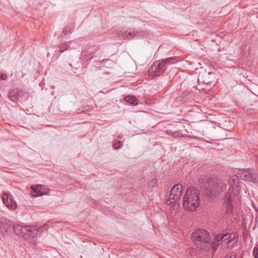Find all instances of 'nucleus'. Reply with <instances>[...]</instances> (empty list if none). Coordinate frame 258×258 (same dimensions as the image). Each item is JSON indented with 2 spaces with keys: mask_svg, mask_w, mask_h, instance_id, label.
Here are the masks:
<instances>
[{
  "mask_svg": "<svg viewBox=\"0 0 258 258\" xmlns=\"http://www.w3.org/2000/svg\"><path fill=\"white\" fill-rule=\"evenodd\" d=\"M166 133L168 135H170L174 137H177L179 136V133L178 131L172 132L170 130H167Z\"/></svg>",
  "mask_w": 258,
  "mask_h": 258,
  "instance_id": "aec40b11",
  "label": "nucleus"
},
{
  "mask_svg": "<svg viewBox=\"0 0 258 258\" xmlns=\"http://www.w3.org/2000/svg\"><path fill=\"white\" fill-rule=\"evenodd\" d=\"M2 199L4 204L9 209L15 210L17 209V204L11 195L9 196L8 194L5 193L3 195Z\"/></svg>",
  "mask_w": 258,
  "mask_h": 258,
  "instance_id": "6e6552de",
  "label": "nucleus"
},
{
  "mask_svg": "<svg viewBox=\"0 0 258 258\" xmlns=\"http://www.w3.org/2000/svg\"><path fill=\"white\" fill-rule=\"evenodd\" d=\"M227 236V234H219L216 236L214 240L216 241V242H218L220 241L224 240L225 237Z\"/></svg>",
  "mask_w": 258,
  "mask_h": 258,
  "instance_id": "6ab92c4d",
  "label": "nucleus"
},
{
  "mask_svg": "<svg viewBox=\"0 0 258 258\" xmlns=\"http://www.w3.org/2000/svg\"><path fill=\"white\" fill-rule=\"evenodd\" d=\"M205 192L208 195V196L212 198L215 196L217 193H218V191L214 184L212 186L209 184L208 187L206 188Z\"/></svg>",
  "mask_w": 258,
  "mask_h": 258,
  "instance_id": "ddd939ff",
  "label": "nucleus"
},
{
  "mask_svg": "<svg viewBox=\"0 0 258 258\" xmlns=\"http://www.w3.org/2000/svg\"><path fill=\"white\" fill-rule=\"evenodd\" d=\"M124 100L127 103L133 105H137L138 104V100L133 95H128L124 97Z\"/></svg>",
  "mask_w": 258,
  "mask_h": 258,
  "instance_id": "dca6fc26",
  "label": "nucleus"
},
{
  "mask_svg": "<svg viewBox=\"0 0 258 258\" xmlns=\"http://www.w3.org/2000/svg\"><path fill=\"white\" fill-rule=\"evenodd\" d=\"M12 222L8 219H2L0 221V232L2 233H8L12 231Z\"/></svg>",
  "mask_w": 258,
  "mask_h": 258,
  "instance_id": "1a4fd4ad",
  "label": "nucleus"
},
{
  "mask_svg": "<svg viewBox=\"0 0 258 258\" xmlns=\"http://www.w3.org/2000/svg\"><path fill=\"white\" fill-rule=\"evenodd\" d=\"M236 254L235 252H231L227 254L224 258H236Z\"/></svg>",
  "mask_w": 258,
  "mask_h": 258,
  "instance_id": "393cba45",
  "label": "nucleus"
},
{
  "mask_svg": "<svg viewBox=\"0 0 258 258\" xmlns=\"http://www.w3.org/2000/svg\"><path fill=\"white\" fill-rule=\"evenodd\" d=\"M192 238L199 245V247L204 250L209 248L210 246L216 249L218 246L214 241L211 242V237L209 232L204 229H199L194 231L192 233Z\"/></svg>",
  "mask_w": 258,
  "mask_h": 258,
  "instance_id": "f03ea898",
  "label": "nucleus"
},
{
  "mask_svg": "<svg viewBox=\"0 0 258 258\" xmlns=\"http://www.w3.org/2000/svg\"><path fill=\"white\" fill-rule=\"evenodd\" d=\"M14 232L17 234H24L28 235L32 237H34L37 235V230L35 227H31L30 226H21L13 225V228Z\"/></svg>",
  "mask_w": 258,
  "mask_h": 258,
  "instance_id": "20e7f679",
  "label": "nucleus"
},
{
  "mask_svg": "<svg viewBox=\"0 0 258 258\" xmlns=\"http://www.w3.org/2000/svg\"><path fill=\"white\" fill-rule=\"evenodd\" d=\"M135 36H136V34L134 31H131V32H128V39H130V38H133L134 37H135Z\"/></svg>",
  "mask_w": 258,
  "mask_h": 258,
  "instance_id": "a878e982",
  "label": "nucleus"
},
{
  "mask_svg": "<svg viewBox=\"0 0 258 258\" xmlns=\"http://www.w3.org/2000/svg\"><path fill=\"white\" fill-rule=\"evenodd\" d=\"M239 187L238 185H233V186L230 187L228 192L226 194L224 198V204L226 207V213L227 214H229L233 212L235 198L239 194Z\"/></svg>",
  "mask_w": 258,
  "mask_h": 258,
  "instance_id": "7ed1b4c3",
  "label": "nucleus"
},
{
  "mask_svg": "<svg viewBox=\"0 0 258 258\" xmlns=\"http://www.w3.org/2000/svg\"><path fill=\"white\" fill-rule=\"evenodd\" d=\"M68 48V45L67 43L61 44L59 46V51L60 52H64L66 50H67Z\"/></svg>",
  "mask_w": 258,
  "mask_h": 258,
  "instance_id": "4be33fe9",
  "label": "nucleus"
},
{
  "mask_svg": "<svg viewBox=\"0 0 258 258\" xmlns=\"http://www.w3.org/2000/svg\"><path fill=\"white\" fill-rule=\"evenodd\" d=\"M200 204L199 190L195 187L187 188L183 197V208L186 210L195 211Z\"/></svg>",
  "mask_w": 258,
  "mask_h": 258,
  "instance_id": "f257e3e1",
  "label": "nucleus"
},
{
  "mask_svg": "<svg viewBox=\"0 0 258 258\" xmlns=\"http://www.w3.org/2000/svg\"><path fill=\"white\" fill-rule=\"evenodd\" d=\"M8 79V76L6 74L3 73L0 75V80H6Z\"/></svg>",
  "mask_w": 258,
  "mask_h": 258,
  "instance_id": "bb28decb",
  "label": "nucleus"
},
{
  "mask_svg": "<svg viewBox=\"0 0 258 258\" xmlns=\"http://www.w3.org/2000/svg\"><path fill=\"white\" fill-rule=\"evenodd\" d=\"M177 58L178 57L176 56L170 57L163 60L161 62L163 63L164 67H165V66L170 65L177 61Z\"/></svg>",
  "mask_w": 258,
  "mask_h": 258,
  "instance_id": "f3484780",
  "label": "nucleus"
},
{
  "mask_svg": "<svg viewBox=\"0 0 258 258\" xmlns=\"http://www.w3.org/2000/svg\"><path fill=\"white\" fill-rule=\"evenodd\" d=\"M223 132V128L220 126H219L217 130H215L214 131H213V133L215 135V137L216 138L215 139V140H221L225 139V138L223 137L222 136V134Z\"/></svg>",
  "mask_w": 258,
  "mask_h": 258,
  "instance_id": "2eb2a0df",
  "label": "nucleus"
},
{
  "mask_svg": "<svg viewBox=\"0 0 258 258\" xmlns=\"http://www.w3.org/2000/svg\"><path fill=\"white\" fill-rule=\"evenodd\" d=\"M238 239V235L236 233H231L225 237V239L222 241V244L223 245L229 244L233 240L236 241Z\"/></svg>",
  "mask_w": 258,
  "mask_h": 258,
  "instance_id": "9b49d317",
  "label": "nucleus"
},
{
  "mask_svg": "<svg viewBox=\"0 0 258 258\" xmlns=\"http://www.w3.org/2000/svg\"><path fill=\"white\" fill-rule=\"evenodd\" d=\"M255 224L254 228H256V227L258 228V212H256V213L255 214Z\"/></svg>",
  "mask_w": 258,
  "mask_h": 258,
  "instance_id": "cd10ccee",
  "label": "nucleus"
},
{
  "mask_svg": "<svg viewBox=\"0 0 258 258\" xmlns=\"http://www.w3.org/2000/svg\"><path fill=\"white\" fill-rule=\"evenodd\" d=\"M120 36L124 39L128 38V32L127 31L123 32Z\"/></svg>",
  "mask_w": 258,
  "mask_h": 258,
  "instance_id": "c85d7f7f",
  "label": "nucleus"
},
{
  "mask_svg": "<svg viewBox=\"0 0 258 258\" xmlns=\"http://www.w3.org/2000/svg\"><path fill=\"white\" fill-rule=\"evenodd\" d=\"M214 185L217 189L218 192L224 191L227 187L226 183L222 180H217Z\"/></svg>",
  "mask_w": 258,
  "mask_h": 258,
  "instance_id": "4468645a",
  "label": "nucleus"
},
{
  "mask_svg": "<svg viewBox=\"0 0 258 258\" xmlns=\"http://www.w3.org/2000/svg\"><path fill=\"white\" fill-rule=\"evenodd\" d=\"M165 70V68L163 63L156 62L149 69V74L150 76L155 77L161 75Z\"/></svg>",
  "mask_w": 258,
  "mask_h": 258,
  "instance_id": "0eeeda50",
  "label": "nucleus"
},
{
  "mask_svg": "<svg viewBox=\"0 0 258 258\" xmlns=\"http://www.w3.org/2000/svg\"><path fill=\"white\" fill-rule=\"evenodd\" d=\"M238 181H239L238 176H233L231 177L229 179V181L230 186H233V185H235V186L238 185Z\"/></svg>",
  "mask_w": 258,
  "mask_h": 258,
  "instance_id": "a211bd4d",
  "label": "nucleus"
},
{
  "mask_svg": "<svg viewBox=\"0 0 258 258\" xmlns=\"http://www.w3.org/2000/svg\"><path fill=\"white\" fill-rule=\"evenodd\" d=\"M32 196L33 197L42 196L45 194V191L43 189L42 185H37L35 186H32Z\"/></svg>",
  "mask_w": 258,
  "mask_h": 258,
  "instance_id": "9d476101",
  "label": "nucleus"
},
{
  "mask_svg": "<svg viewBox=\"0 0 258 258\" xmlns=\"http://www.w3.org/2000/svg\"><path fill=\"white\" fill-rule=\"evenodd\" d=\"M255 252H256L255 247H254V249H253V254L255 255V258H258V252L256 253H255Z\"/></svg>",
  "mask_w": 258,
  "mask_h": 258,
  "instance_id": "c756f323",
  "label": "nucleus"
},
{
  "mask_svg": "<svg viewBox=\"0 0 258 258\" xmlns=\"http://www.w3.org/2000/svg\"><path fill=\"white\" fill-rule=\"evenodd\" d=\"M72 32L71 28L68 26L66 27L63 31L62 33L64 34V35H66L68 33H70Z\"/></svg>",
  "mask_w": 258,
  "mask_h": 258,
  "instance_id": "b1692460",
  "label": "nucleus"
},
{
  "mask_svg": "<svg viewBox=\"0 0 258 258\" xmlns=\"http://www.w3.org/2000/svg\"><path fill=\"white\" fill-rule=\"evenodd\" d=\"M121 145V143L120 141L117 140H114L113 143V146L114 149H119Z\"/></svg>",
  "mask_w": 258,
  "mask_h": 258,
  "instance_id": "412c9836",
  "label": "nucleus"
},
{
  "mask_svg": "<svg viewBox=\"0 0 258 258\" xmlns=\"http://www.w3.org/2000/svg\"><path fill=\"white\" fill-rule=\"evenodd\" d=\"M240 178L252 182H255L257 178V175L254 169L245 168L239 170L237 174Z\"/></svg>",
  "mask_w": 258,
  "mask_h": 258,
  "instance_id": "39448f33",
  "label": "nucleus"
},
{
  "mask_svg": "<svg viewBox=\"0 0 258 258\" xmlns=\"http://www.w3.org/2000/svg\"><path fill=\"white\" fill-rule=\"evenodd\" d=\"M21 93V90L18 89H11L9 92V98L12 101H16Z\"/></svg>",
  "mask_w": 258,
  "mask_h": 258,
  "instance_id": "f8f14e48",
  "label": "nucleus"
},
{
  "mask_svg": "<svg viewBox=\"0 0 258 258\" xmlns=\"http://www.w3.org/2000/svg\"><path fill=\"white\" fill-rule=\"evenodd\" d=\"M157 183V180L155 179H153L149 182L148 184H149V186H151L152 187H153L156 185Z\"/></svg>",
  "mask_w": 258,
  "mask_h": 258,
  "instance_id": "5701e85b",
  "label": "nucleus"
},
{
  "mask_svg": "<svg viewBox=\"0 0 258 258\" xmlns=\"http://www.w3.org/2000/svg\"><path fill=\"white\" fill-rule=\"evenodd\" d=\"M182 189L183 185L182 184L178 183L175 185L171 190L169 200L167 202V204L170 205L178 200L181 195Z\"/></svg>",
  "mask_w": 258,
  "mask_h": 258,
  "instance_id": "423d86ee",
  "label": "nucleus"
}]
</instances>
